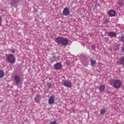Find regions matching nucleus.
<instances>
[{
  "mask_svg": "<svg viewBox=\"0 0 124 124\" xmlns=\"http://www.w3.org/2000/svg\"><path fill=\"white\" fill-rule=\"evenodd\" d=\"M10 3L11 5L15 6L16 4L19 3V0H12Z\"/></svg>",
  "mask_w": 124,
  "mask_h": 124,
  "instance_id": "9d476101",
  "label": "nucleus"
},
{
  "mask_svg": "<svg viewBox=\"0 0 124 124\" xmlns=\"http://www.w3.org/2000/svg\"><path fill=\"white\" fill-rule=\"evenodd\" d=\"M34 100L37 103H39L40 100H41V95L39 94L37 95L34 98Z\"/></svg>",
  "mask_w": 124,
  "mask_h": 124,
  "instance_id": "1a4fd4ad",
  "label": "nucleus"
},
{
  "mask_svg": "<svg viewBox=\"0 0 124 124\" xmlns=\"http://www.w3.org/2000/svg\"><path fill=\"white\" fill-rule=\"evenodd\" d=\"M119 63H120V64H121V65H124V57L122 56V57H121L119 59Z\"/></svg>",
  "mask_w": 124,
  "mask_h": 124,
  "instance_id": "f8f14e48",
  "label": "nucleus"
},
{
  "mask_svg": "<svg viewBox=\"0 0 124 124\" xmlns=\"http://www.w3.org/2000/svg\"><path fill=\"white\" fill-rule=\"evenodd\" d=\"M47 85L48 89H52V84L51 83H47Z\"/></svg>",
  "mask_w": 124,
  "mask_h": 124,
  "instance_id": "6ab92c4d",
  "label": "nucleus"
},
{
  "mask_svg": "<svg viewBox=\"0 0 124 124\" xmlns=\"http://www.w3.org/2000/svg\"><path fill=\"white\" fill-rule=\"evenodd\" d=\"M112 82V80H110V82Z\"/></svg>",
  "mask_w": 124,
  "mask_h": 124,
  "instance_id": "bb28decb",
  "label": "nucleus"
},
{
  "mask_svg": "<svg viewBox=\"0 0 124 124\" xmlns=\"http://www.w3.org/2000/svg\"><path fill=\"white\" fill-rule=\"evenodd\" d=\"M55 41L58 44H62L64 46H66L68 44V39L66 38H63L62 37H56L55 39Z\"/></svg>",
  "mask_w": 124,
  "mask_h": 124,
  "instance_id": "f257e3e1",
  "label": "nucleus"
},
{
  "mask_svg": "<svg viewBox=\"0 0 124 124\" xmlns=\"http://www.w3.org/2000/svg\"><path fill=\"white\" fill-rule=\"evenodd\" d=\"M107 14L109 17H114L116 15V11L114 10H110L108 12Z\"/></svg>",
  "mask_w": 124,
  "mask_h": 124,
  "instance_id": "0eeeda50",
  "label": "nucleus"
},
{
  "mask_svg": "<svg viewBox=\"0 0 124 124\" xmlns=\"http://www.w3.org/2000/svg\"><path fill=\"white\" fill-rule=\"evenodd\" d=\"M106 112V109L105 108H102L100 110V115H104Z\"/></svg>",
  "mask_w": 124,
  "mask_h": 124,
  "instance_id": "f3484780",
  "label": "nucleus"
},
{
  "mask_svg": "<svg viewBox=\"0 0 124 124\" xmlns=\"http://www.w3.org/2000/svg\"><path fill=\"white\" fill-rule=\"evenodd\" d=\"M121 81L117 80L114 82V87L115 89H118L121 87Z\"/></svg>",
  "mask_w": 124,
  "mask_h": 124,
  "instance_id": "20e7f679",
  "label": "nucleus"
},
{
  "mask_svg": "<svg viewBox=\"0 0 124 124\" xmlns=\"http://www.w3.org/2000/svg\"><path fill=\"white\" fill-rule=\"evenodd\" d=\"M6 61L10 62L11 63H14L16 59L15 57L13 54H8L6 56Z\"/></svg>",
  "mask_w": 124,
  "mask_h": 124,
  "instance_id": "f03ea898",
  "label": "nucleus"
},
{
  "mask_svg": "<svg viewBox=\"0 0 124 124\" xmlns=\"http://www.w3.org/2000/svg\"><path fill=\"white\" fill-rule=\"evenodd\" d=\"M63 85L65 87H67V88H71V85H72V84L71 83V81L65 80L63 83Z\"/></svg>",
  "mask_w": 124,
  "mask_h": 124,
  "instance_id": "423d86ee",
  "label": "nucleus"
},
{
  "mask_svg": "<svg viewBox=\"0 0 124 124\" xmlns=\"http://www.w3.org/2000/svg\"><path fill=\"white\" fill-rule=\"evenodd\" d=\"M121 52L122 53H123V54H124V46L121 47Z\"/></svg>",
  "mask_w": 124,
  "mask_h": 124,
  "instance_id": "412c9836",
  "label": "nucleus"
},
{
  "mask_svg": "<svg viewBox=\"0 0 124 124\" xmlns=\"http://www.w3.org/2000/svg\"><path fill=\"white\" fill-rule=\"evenodd\" d=\"M61 67H62V64L60 63H57L54 65V68L55 69H60Z\"/></svg>",
  "mask_w": 124,
  "mask_h": 124,
  "instance_id": "4468645a",
  "label": "nucleus"
},
{
  "mask_svg": "<svg viewBox=\"0 0 124 124\" xmlns=\"http://www.w3.org/2000/svg\"><path fill=\"white\" fill-rule=\"evenodd\" d=\"M14 80L16 84H18L21 82V78L18 75H16L14 76Z\"/></svg>",
  "mask_w": 124,
  "mask_h": 124,
  "instance_id": "6e6552de",
  "label": "nucleus"
},
{
  "mask_svg": "<svg viewBox=\"0 0 124 124\" xmlns=\"http://www.w3.org/2000/svg\"><path fill=\"white\" fill-rule=\"evenodd\" d=\"M50 124H58V123H57V120H54L53 121H51Z\"/></svg>",
  "mask_w": 124,
  "mask_h": 124,
  "instance_id": "aec40b11",
  "label": "nucleus"
},
{
  "mask_svg": "<svg viewBox=\"0 0 124 124\" xmlns=\"http://www.w3.org/2000/svg\"><path fill=\"white\" fill-rule=\"evenodd\" d=\"M3 76H4V72L2 70H0V78H2Z\"/></svg>",
  "mask_w": 124,
  "mask_h": 124,
  "instance_id": "a211bd4d",
  "label": "nucleus"
},
{
  "mask_svg": "<svg viewBox=\"0 0 124 124\" xmlns=\"http://www.w3.org/2000/svg\"><path fill=\"white\" fill-rule=\"evenodd\" d=\"M52 58H53V59H54L55 58H56V56H53L52 57Z\"/></svg>",
  "mask_w": 124,
  "mask_h": 124,
  "instance_id": "393cba45",
  "label": "nucleus"
},
{
  "mask_svg": "<svg viewBox=\"0 0 124 124\" xmlns=\"http://www.w3.org/2000/svg\"><path fill=\"white\" fill-rule=\"evenodd\" d=\"M118 40L124 43V35L119 36V37H118Z\"/></svg>",
  "mask_w": 124,
  "mask_h": 124,
  "instance_id": "dca6fc26",
  "label": "nucleus"
},
{
  "mask_svg": "<svg viewBox=\"0 0 124 124\" xmlns=\"http://www.w3.org/2000/svg\"><path fill=\"white\" fill-rule=\"evenodd\" d=\"M10 51H11V53H12V54H14V53H15V49H10Z\"/></svg>",
  "mask_w": 124,
  "mask_h": 124,
  "instance_id": "4be33fe9",
  "label": "nucleus"
},
{
  "mask_svg": "<svg viewBox=\"0 0 124 124\" xmlns=\"http://www.w3.org/2000/svg\"><path fill=\"white\" fill-rule=\"evenodd\" d=\"M58 59H60V56H57Z\"/></svg>",
  "mask_w": 124,
  "mask_h": 124,
  "instance_id": "a878e982",
  "label": "nucleus"
},
{
  "mask_svg": "<svg viewBox=\"0 0 124 124\" xmlns=\"http://www.w3.org/2000/svg\"><path fill=\"white\" fill-rule=\"evenodd\" d=\"M92 49H95V46L93 45L92 46Z\"/></svg>",
  "mask_w": 124,
  "mask_h": 124,
  "instance_id": "b1692460",
  "label": "nucleus"
},
{
  "mask_svg": "<svg viewBox=\"0 0 124 124\" xmlns=\"http://www.w3.org/2000/svg\"><path fill=\"white\" fill-rule=\"evenodd\" d=\"M99 90L101 93H104L105 91V85H101L99 88Z\"/></svg>",
  "mask_w": 124,
  "mask_h": 124,
  "instance_id": "9b49d317",
  "label": "nucleus"
},
{
  "mask_svg": "<svg viewBox=\"0 0 124 124\" xmlns=\"http://www.w3.org/2000/svg\"><path fill=\"white\" fill-rule=\"evenodd\" d=\"M62 14L64 16H68L69 14H70V11H69V9L67 7H65L63 9Z\"/></svg>",
  "mask_w": 124,
  "mask_h": 124,
  "instance_id": "7ed1b4c3",
  "label": "nucleus"
},
{
  "mask_svg": "<svg viewBox=\"0 0 124 124\" xmlns=\"http://www.w3.org/2000/svg\"><path fill=\"white\" fill-rule=\"evenodd\" d=\"M108 35L109 36H112V37H117V34L115 32L110 31L108 32Z\"/></svg>",
  "mask_w": 124,
  "mask_h": 124,
  "instance_id": "ddd939ff",
  "label": "nucleus"
},
{
  "mask_svg": "<svg viewBox=\"0 0 124 124\" xmlns=\"http://www.w3.org/2000/svg\"><path fill=\"white\" fill-rule=\"evenodd\" d=\"M55 103V96L51 95L48 99V104L51 105V104H54Z\"/></svg>",
  "mask_w": 124,
  "mask_h": 124,
  "instance_id": "39448f33",
  "label": "nucleus"
},
{
  "mask_svg": "<svg viewBox=\"0 0 124 124\" xmlns=\"http://www.w3.org/2000/svg\"><path fill=\"white\" fill-rule=\"evenodd\" d=\"M91 62V65L92 66V67H94L95 66V65L96 64V62L95 61L92 59L90 61Z\"/></svg>",
  "mask_w": 124,
  "mask_h": 124,
  "instance_id": "2eb2a0df",
  "label": "nucleus"
},
{
  "mask_svg": "<svg viewBox=\"0 0 124 124\" xmlns=\"http://www.w3.org/2000/svg\"><path fill=\"white\" fill-rule=\"evenodd\" d=\"M1 22H2V20L1 19V16H0V26H1Z\"/></svg>",
  "mask_w": 124,
  "mask_h": 124,
  "instance_id": "5701e85b",
  "label": "nucleus"
}]
</instances>
